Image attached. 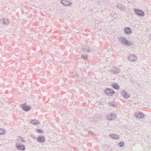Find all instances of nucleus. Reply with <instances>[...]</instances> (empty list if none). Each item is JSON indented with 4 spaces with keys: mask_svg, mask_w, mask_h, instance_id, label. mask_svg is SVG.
<instances>
[{
    "mask_svg": "<svg viewBox=\"0 0 151 151\" xmlns=\"http://www.w3.org/2000/svg\"><path fill=\"white\" fill-rule=\"evenodd\" d=\"M81 58L82 59L85 60H86L88 58V55L86 54H83L81 56Z\"/></svg>",
    "mask_w": 151,
    "mask_h": 151,
    "instance_id": "obj_20",
    "label": "nucleus"
},
{
    "mask_svg": "<svg viewBox=\"0 0 151 151\" xmlns=\"http://www.w3.org/2000/svg\"><path fill=\"white\" fill-rule=\"evenodd\" d=\"M122 95L123 97L125 99L128 98L129 97V96L127 94V93L124 90L122 91Z\"/></svg>",
    "mask_w": 151,
    "mask_h": 151,
    "instance_id": "obj_15",
    "label": "nucleus"
},
{
    "mask_svg": "<svg viewBox=\"0 0 151 151\" xmlns=\"http://www.w3.org/2000/svg\"><path fill=\"white\" fill-rule=\"evenodd\" d=\"M21 107L23 110L26 112L28 111L31 109L30 106H27L25 104H21Z\"/></svg>",
    "mask_w": 151,
    "mask_h": 151,
    "instance_id": "obj_4",
    "label": "nucleus"
},
{
    "mask_svg": "<svg viewBox=\"0 0 151 151\" xmlns=\"http://www.w3.org/2000/svg\"><path fill=\"white\" fill-rule=\"evenodd\" d=\"M110 136L112 138L115 139H119V137L116 134H110Z\"/></svg>",
    "mask_w": 151,
    "mask_h": 151,
    "instance_id": "obj_16",
    "label": "nucleus"
},
{
    "mask_svg": "<svg viewBox=\"0 0 151 151\" xmlns=\"http://www.w3.org/2000/svg\"><path fill=\"white\" fill-rule=\"evenodd\" d=\"M118 145L120 147H124V142L123 141H121L119 143Z\"/></svg>",
    "mask_w": 151,
    "mask_h": 151,
    "instance_id": "obj_23",
    "label": "nucleus"
},
{
    "mask_svg": "<svg viewBox=\"0 0 151 151\" xmlns=\"http://www.w3.org/2000/svg\"><path fill=\"white\" fill-rule=\"evenodd\" d=\"M9 21L8 19L4 18L3 25L7 26L9 24Z\"/></svg>",
    "mask_w": 151,
    "mask_h": 151,
    "instance_id": "obj_18",
    "label": "nucleus"
},
{
    "mask_svg": "<svg viewBox=\"0 0 151 151\" xmlns=\"http://www.w3.org/2000/svg\"><path fill=\"white\" fill-rule=\"evenodd\" d=\"M119 40L123 45L130 46L134 44V43L132 42L128 41L126 38L123 37H120Z\"/></svg>",
    "mask_w": 151,
    "mask_h": 151,
    "instance_id": "obj_1",
    "label": "nucleus"
},
{
    "mask_svg": "<svg viewBox=\"0 0 151 151\" xmlns=\"http://www.w3.org/2000/svg\"><path fill=\"white\" fill-rule=\"evenodd\" d=\"M4 18H3L2 19H0V22L3 25V22L4 21Z\"/></svg>",
    "mask_w": 151,
    "mask_h": 151,
    "instance_id": "obj_26",
    "label": "nucleus"
},
{
    "mask_svg": "<svg viewBox=\"0 0 151 151\" xmlns=\"http://www.w3.org/2000/svg\"><path fill=\"white\" fill-rule=\"evenodd\" d=\"M134 10L136 14L139 16L143 17L145 15V13L142 10L137 9H134Z\"/></svg>",
    "mask_w": 151,
    "mask_h": 151,
    "instance_id": "obj_2",
    "label": "nucleus"
},
{
    "mask_svg": "<svg viewBox=\"0 0 151 151\" xmlns=\"http://www.w3.org/2000/svg\"><path fill=\"white\" fill-rule=\"evenodd\" d=\"M37 141L38 142L44 143L45 142V138L43 136H39L37 138Z\"/></svg>",
    "mask_w": 151,
    "mask_h": 151,
    "instance_id": "obj_7",
    "label": "nucleus"
},
{
    "mask_svg": "<svg viewBox=\"0 0 151 151\" xmlns=\"http://www.w3.org/2000/svg\"><path fill=\"white\" fill-rule=\"evenodd\" d=\"M26 36H27V35H25V37H26Z\"/></svg>",
    "mask_w": 151,
    "mask_h": 151,
    "instance_id": "obj_28",
    "label": "nucleus"
},
{
    "mask_svg": "<svg viewBox=\"0 0 151 151\" xmlns=\"http://www.w3.org/2000/svg\"><path fill=\"white\" fill-rule=\"evenodd\" d=\"M88 133L89 134H91L93 136L94 133L92 132L91 131H88Z\"/></svg>",
    "mask_w": 151,
    "mask_h": 151,
    "instance_id": "obj_27",
    "label": "nucleus"
},
{
    "mask_svg": "<svg viewBox=\"0 0 151 151\" xmlns=\"http://www.w3.org/2000/svg\"><path fill=\"white\" fill-rule=\"evenodd\" d=\"M18 139H19L21 141L23 142L24 143L25 142V141L24 139H23L22 137H18Z\"/></svg>",
    "mask_w": 151,
    "mask_h": 151,
    "instance_id": "obj_24",
    "label": "nucleus"
},
{
    "mask_svg": "<svg viewBox=\"0 0 151 151\" xmlns=\"http://www.w3.org/2000/svg\"><path fill=\"white\" fill-rule=\"evenodd\" d=\"M16 148L18 150L24 151L25 150V147L24 145H21L20 143L17 142L15 145Z\"/></svg>",
    "mask_w": 151,
    "mask_h": 151,
    "instance_id": "obj_3",
    "label": "nucleus"
},
{
    "mask_svg": "<svg viewBox=\"0 0 151 151\" xmlns=\"http://www.w3.org/2000/svg\"><path fill=\"white\" fill-rule=\"evenodd\" d=\"M112 89L109 88H106L105 90V94L108 96H111L113 95L114 93L115 92L114 91H111Z\"/></svg>",
    "mask_w": 151,
    "mask_h": 151,
    "instance_id": "obj_5",
    "label": "nucleus"
},
{
    "mask_svg": "<svg viewBox=\"0 0 151 151\" xmlns=\"http://www.w3.org/2000/svg\"><path fill=\"white\" fill-rule=\"evenodd\" d=\"M99 119V118L98 117L95 116L93 119V121L94 122L96 123L97 122Z\"/></svg>",
    "mask_w": 151,
    "mask_h": 151,
    "instance_id": "obj_22",
    "label": "nucleus"
},
{
    "mask_svg": "<svg viewBox=\"0 0 151 151\" xmlns=\"http://www.w3.org/2000/svg\"><path fill=\"white\" fill-rule=\"evenodd\" d=\"M61 3L63 4L65 6L68 5L70 4V3L69 1L66 0H62L61 1Z\"/></svg>",
    "mask_w": 151,
    "mask_h": 151,
    "instance_id": "obj_17",
    "label": "nucleus"
},
{
    "mask_svg": "<svg viewBox=\"0 0 151 151\" xmlns=\"http://www.w3.org/2000/svg\"><path fill=\"white\" fill-rule=\"evenodd\" d=\"M111 72L113 74H116L119 73V70L116 67H114L112 68Z\"/></svg>",
    "mask_w": 151,
    "mask_h": 151,
    "instance_id": "obj_9",
    "label": "nucleus"
},
{
    "mask_svg": "<svg viewBox=\"0 0 151 151\" xmlns=\"http://www.w3.org/2000/svg\"><path fill=\"white\" fill-rule=\"evenodd\" d=\"M116 115L114 114H111L108 115L106 116L107 119L108 120L112 121L116 119Z\"/></svg>",
    "mask_w": 151,
    "mask_h": 151,
    "instance_id": "obj_6",
    "label": "nucleus"
},
{
    "mask_svg": "<svg viewBox=\"0 0 151 151\" xmlns=\"http://www.w3.org/2000/svg\"><path fill=\"white\" fill-rule=\"evenodd\" d=\"M30 123L33 125H37L39 123V121L37 119L30 120Z\"/></svg>",
    "mask_w": 151,
    "mask_h": 151,
    "instance_id": "obj_12",
    "label": "nucleus"
},
{
    "mask_svg": "<svg viewBox=\"0 0 151 151\" xmlns=\"http://www.w3.org/2000/svg\"><path fill=\"white\" fill-rule=\"evenodd\" d=\"M111 86L113 88L116 90H118L119 88V86L117 83H116L112 84Z\"/></svg>",
    "mask_w": 151,
    "mask_h": 151,
    "instance_id": "obj_14",
    "label": "nucleus"
},
{
    "mask_svg": "<svg viewBox=\"0 0 151 151\" xmlns=\"http://www.w3.org/2000/svg\"><path fill=\"white\" fill-rule=\"evenodd\" d=\"M82 48L83 52L85 53H89L92 51V50H90L89 48L87 46H84Z\"/></svg>",
    "mask_w": 151,
    "mask_h": 151,
    "instance_id": "obj_10",
    "label": "nucleus"
},
{
    "mask_svg": "<svg viewBox=\"0 0 151 151\" xmlns=\"http://www.w3.org/2000/svg\"><path fill=\"white\" fill-rule=\"evenodd\" d=\"M36 131L37 133H43V131H42L41 129H36Z\"/></svg>",
    "mask_w": 151,
    "mask_h": 151,
    "instance_id": "obj_25",
    "label": "nucleus"
},
{
    "mask_svg": "<svg viewBox=\"0 0 151 151\" xmlns=\"http://www.w3.org/2000/svg\"><path fill=\"white\" fill-rule=\"evenodd\" d=\"M128 58L129 60L131 61H134L137 59V57L134 55H131L129 56Z\"/></svg>",
    "mask_w": 151,
    "mask_h": 151,
    "instance_id": "obj_11",
    "label": "nucleus"
},
{
    "mask_svg": "<svg viewBox=\"0 0 151 151\" xmlns=\"http://www.w3.org/2000/svg\"><path fill=\"white\" fill-rule=\"evenodd\" d=\"M109 105L110 106H113V107H116V104L113 101H111L109 103Z\"/></svg>",
    "mask_w": 151,
    "mask_h": 151,
    "instance_id": "obj_19",
    "label": "nucleus"
},
{
    "mask_svg": "<svg viewBox=\"0 0 151 151\" xmlns=\"http://www.w3.org/2000/svg\"><path fill=\"white\" fill-rule=\"evenodd\" d=\"M135 117L139 119H142L145 116L144 114L140 112L135 113L134 114Z\"/></svg>",
    "mask_w": 151,
    "mask_h": 151,
    "instance_id": "obj_8",
    "label": "nucleus"
},
{
    "mask_svg": "<svg viewBox=\"0 0 151 151\" xmlns=\"http://www.w3.org/2000/svg\"><path fill=\"white\" fill-rule=\"evenodd\" d=\"M6 133L5 131L1 128H0V135H4Z\"/></svg>",
    "mask_w": 151,
    "mask_h": 151,
    "instance_id": "obj_21",
    "label": "nucleus"
},
{
    "mask_svg": "<svg viewBox=\"0 0 151 151\" xmlns=\"http://www.w3.org/2000/svg\"><path fill=\"white\" fill-rule=\"evenodd\" d=\"M124 32L126 34H129L131 33L132 30L129 28L127 27L124 29Z\"/></svg>",
    "mask_w": 151,
    "mask_h": 151,
    "instance_id": "obj_13",
    "label": "nucleus"
}]
</instances>
